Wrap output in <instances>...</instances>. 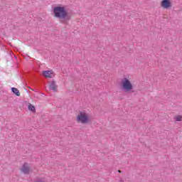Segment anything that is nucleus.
I'll list each match as a JSON object with an SVG mask.
<instances>
[{
  "label": "nucleus",
  "instance_id": "f257e3e1",
  "mask_svg": "<svg viewBox=\"0 0 182 182\" xmlns=\"http://www.w3.org/2000/svg\"><path fill=\"white\" fill-rule=\"evenodd\" d=\"M53 14L55 18L59 19H68V11L65 6H55L53 8Z\"/></svg>",
  "mask_w": 182,
  "mask_h": 182
},
{
  "label": "nucleus",
  "instance_id": "f03ea898",
  "mask_svg": "<svg viewBox=\"0 0 182 182\" xmlns=\"http://www.w3.org/2000/svg\"><path fill=\"white\" fill-rule=\"evenodd\" d=\"M77 122L82 124H87L90 122L89 114L86 112H80L79 114L77 116Z\"/></svg>",
  "mask_w": 182,
  "mask_h": 182
},
{
  "label": "nucleus",
  "instance_id": "7ed1b4c3",
  "mask_svg": "<svg viewBox=\"0 0 182 182\" xmlns=\"http://www.w3.org/2000/svg\"><path fill=\"white\" fill-rule=\"evenodd\" d=\"M122 86L123 90H125V92H131V90H133V84H132V82L128 78H123L122 80Z\"/></svg>",
  "mask_w": 182,
  "mask_h": 182
},
{
  "label": "nucleus",
  "instance_id": "20e7f679",
  "mask_svg": "<svg viewBox=\"0 0 182 182\" xmlns=\"http://www.w3.org/2000/svg\"><path fill=\"white\" fill-rule=\"evenodd\" d=\"M20 171L23 173V174H28L31 171V167L28 163H24L22 167L21 168Z\"/></svg>",
  "mask_w": 182,
  "mask_h": 182
},
{
  "label": "nucleus",
  "instance_id": "39448f33",
  "mask_svg": "<svg viewBox=\"0 0 182 182\" xmlns=\"http://www.w3.org/2000/svg\"><path fill=\"white\" fill-rule=\"evenodd\" d=\"M43 76L45 77H53V70H45L43 71Z\"/></svg>",
  "mask_w": 182,
  "mask_h": 182
},
{
  "label": "nucleus",
  "instance_id": "423d86ee",
  "mask_svg": "<svg viewBox=\"0 0 182 182\" xmlns=\"http://www.w3.org/2000/svg\"><path fill=\"white\" fill-rule=\"evenodd\" d=\"M161 6L167 9L168 8H170V6H171V3L169 0H163L161 2Z\"/></svg>",
  "mask_w": 182,
  "mask_h": 182
},
{
  "label": "nucleus",
  "instance_id": "0eeeda50",
  "mask_svg": "<svg viewBox=\"0 0 182 182\" xmlns=\"http://www.w3.org/2000/svg\"><path fill=\"white\" fill-rule=\"evenodd\" d=\"M58 86L56 85V81L53 80L50 84L49 85L50 90H53V92H56V88Z\"/></svg>",
  "mask_w": 182,
  "mask_h": 182
},
{
  "label": "nucleus",
  "instance_id": "6e6552de",
  "mask_svg": "<svg viewBox=\"0 0 182 182\" xmlns=\"http://www.w3.org/2000/svg\"><path fill=\"white\" fill-rule=\"evenodd\" d=\"M11 91L14 95H16V96H21V92H19V90H18L17 88L12 87Z\"/></svg>",
  "mask_w": 182,
  "mask_h": 182
},
{
  "label": "nucleus",
  "instance_id": "1a4fd4ad",
  "mask_svg": "<svg viewBox=\"0 0 182 182\" xmlns=\"http://www.w3.org/2000/svg\"><path fill=\"white\" fill-rule=\"evenodd\" d=\"M28 110H31V112H36L35 106H33L32 104L28 105Z\"/></svg>",
  "mask_w": 182,
  "mask_h": 182
},
{
  "label": "nucleus",
  "instance_id": "9d476101",
  "mask_svg": "<svg viewBox=\"0 0 182 182\" xmlns=\"http://www.w3.org/2000/svg\"><path fill=\"white\" fill-rule=\"evenodd\" d=\"M36 182H48L45 178H38Z\"/></svg>",
  "mask_w": 182,
  "mask_h": 182
},
{
  "label": "nucleus",
  "instance_id": "9b49d317",
  "mask_svg": "<svg viewBox=\"0 0 182 182\" xmlns=\"http://www.w3.org/2000/svg\"><path fill=\"white\" fill-rule=\"evenodd\" d=\"M176 122H181L182 120V116L181 115H178L175 117Z\"/></svg>",
  "mask_w": 182,
  "mask_h": 182
},
{
  "label": "nucleus",
  "instance_id": "f8f14e48",
  "mask_svg": "<svg viewBox=\"0 0 182 182\" xmlns=\"http://www.w3.org/2000/svg\"><path fill=\"white\" fill-rule=\"evenodd\" d=\"M118 171H119V173H122V171L120 170H119Z\"/></svg>",
  "mask_w": 182,
  "mask_h": 182
}]
</instances>
